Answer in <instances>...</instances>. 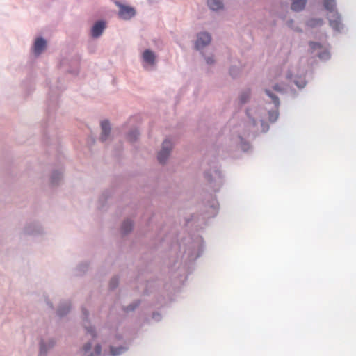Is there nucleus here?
<instances>
[{"instance_id": "bb28decb", "label": "nucleus", "mask_w": 356, "mask_h": 356, "mask_svg": "<svg viewBox=\"0 0 356 356\" xmlns=\"http://www.w3.org/2000/svg\"><path fill=\"white\" fill-rule=\"evenodd\" d=\"M56 175V176H57V175H58V176H59V174H58V173L53 174V179H54V177H55Z\"/></svg>"}, {"instance_id": "f3484780", "label": "nucleus", "mask_w": 356, "mask_h": 356, "mask_svg": "<svg viewBox=\"0 0 356 356\" xmlns=\"http://www.w3.org/2000/svg\"><path fill=\"white\" fill-rule=\"evenodd\" d=\"M118 284V280L117 278H113L110 282V287L111 289L115 288Z\"/></svg>"}, {"instance_id": "dca6fc26", "label": "nucleus", "mask_w": 356, "mask_h": 356, "mask_svg": "<svg viewBox=\"0 0 356 356\" xmlns=\"http://www.w3.org/2000/svg\"><path fill=\"white\" fill-rule=\"evenodd\" d=\"M138 136V133L136 131H135L129 134L128 138L130 141H134L137 138Z\"/></svg>"}, {"instance_id": "f257e3e1", "label": "nucleus", "mask_w": 356, "mask_h": 356, "mask_svg": "<svg viewBox=\"0 0 356 356\" xmlns=\"http://www.w3.org/2000/svg\"><path fill=\"white\" fill-rule=\"evenodd\" d=\"M324 6L330 12L328 16L330 25L336 31H339L341 26V18L338 12L335 10L336 2L334 0H325Z\"/></svg>"}, {"instance_id": "393cba45", "label": "nucleus", "mask_w": 356, "mask_h": 356, "mask_svg": "<svg viewBox=\"0 0 356 356\" xmlns=\"http://www.w3.org/2000/svg\"><path fill=\"white\" fill-rule=\"evenodd\" d=\"M274 90H276V91H282V88L278 86V85H275L274 87H273Z\"/></svg>"}, {"instance_id": "a878e982", "label": "nucleus", "mask_w": 356, "mask_h": 356, "mask_svg": "<svg viewBox=\"0 0 356 356\" xmlns=\"http://www.w3.org/2000/svg\"><path fill=\"white\" fill-rule=\"evenodd\" d=\"M213 62V59L210 58H207V63H209V64H211Z\"/></svg>"}, {"instance_id": "1a4fd4ad", "label": "nucleus", "mask_w": 356, "mask_h": 356, "mask_svg": "<svg viewBox=\"0 0 356 356\" xmlns=\"http://www.w3.org/2000/svg\"><path fill=\"white\" fill-rule=\"evenodd\" d=\"M143 58L145 62L153 65L155 61V55L150 50H145L143 54Z\"/></svg>"}, {"instance_id": "aec40b11", "label": "nucleus", "mask_w": 356, "mask_h": 356, "mask_svg": "<svg viewBox=\"0 0 356 356\" xmlns=\"http://www.w3.org/2000/svg\"><path fill=\"white\" fill-rule=\"evenodd\" d=\"M91 348V344L90 343H86L83 347V350L85 353L88 352Z\"/></svg>"}, {"instance_id": "412c9836", "label": "nucleus", "mask_w": 356, "mask_h": 356, "mask_svg": "<svg viewBox=\"0 0 356 356\" xmlns=\"http://www.w3.org/2000/svg\"><path fill=\"white\" fill-rule=\"evenodd\" d=\"M70 308L67 307L65 311H63L61 308H60L58 311V313L60 316L64 315L65 313H67L69 311Z\"/></svg>"}, {"instance_id": "4468645a", "label": "nucleus", "mask_w": 356, "mask_h": 356, "mask_svg": "<svg viewBox=\"0 0 356 356\" xmlns=\"http://www.w3.org/2000/svg\"><path fill=\"white\" fill-rule=\"evenodd\" d=\"M323 23V20L319 19H311L309 22V25L311 26H314L316 25H321Z\"/></svg>"}, {"instance_id": "f03ea898", "label": "nucleus", "mask_w": 356, "mask_h": 356, "mask_svg": "<svg viewBox=\"0 0 356 356\" xmlns=\"http://www.w3.org/2000/svg\"><path fill=\"white\" fill-rule=\"evenodd\" d=\"M172 144L169 140H165L162 145V148L158 154V160L159 163H164L172 149Z\"/></svg>"}, {"instance_id": "20e7f679", "label": "nucleus", "mask_w": 356, "mask_h": 356, "mask_svg": "<svg viewBox=\"0 0 356 356\" xmlns=\"http://www.w3.org/2000/svg\"><path fill=\"white\" fill-rule=\"evenodd\" d=\"M120 10L119 16L124 19H129L135 15V10L133 8L118 4Z\"/></svg>"}, {"instance_id": "4be33fe9", "label": "nucleus", "mask_w": 356, "mask_h": 356, "mask_svg": "<svg viewBox=\"0 0 356 356\" xmlns=\"http://www.w3.org/2000/svg\"><path fill=\"white\" fill-rule=\"evenodd\" d=\"M47 352V348H45V346L43 343H41L40 344V353H45Z\"/></svg>"}, {"instance_id": "0eeeda50", "label": "nucleus", "mask_w": 356, "mask_h": 356, "mask_svg": "<svg viewBox=\"0 0 356 356\" xmlns=\"http://www.w3.org/2000/svg\"><path fill=\"white\" fill-rule=\"evenodd\" d=\"M46 47V41L42 38H38L34 44V53L37 55L41 54Z\"/></svg>"}, {"instance_id": "a211bd4d", "label": "nucleus", "mask_w": 356, "mask_h": 356, "mask_svg": "<svg viewBox=\"0 0 356 356\" xmlns=\"http://www.w3.org/2000/svg\"><path fill=\"white\" fill-rule=\"evenodd\" d=\"M250 93L247 92L246 94H243L241 96V101L242 103L246 102L247 99L249 98Z\"/></svg>"}, {"instance_id": "6e6552de", "label": "nucleus", "mask_w": 356, "mask_h": 356, "mask_svg": "<svg viewBox=\"0 0 356 356\" xmlns=\"http://www.w3.org/2000/svg\"><path fill=\"white\" fill-rule=\"evenodd\" d=\"M291 9L294 11L302 10L306 4L307 0H291Z\"/></svg>"}, {"instance_id": "cd10ccee", "label": "nucleus", "mask_w": 356, "mask_h": 356, "mask_svg": "<svg viewBox=\"0 0 356 356\" xmlns=\"http://www.w3.org/2000/svg\"><path fill=\"white\" fill-rule=\"evenodd\" d=\"M277 118V113H275V119H274V120H276Z\"/></svg>"}, {"instance_id": "9b49d317", "label": "nucleus", "mask_w": 356, "mask_h": 356, "mask_svg": "<svg viewBox=\"0 0 356 356\" xmlns=\"http://www.w3.org/2000/svg\"><path fill=\"white\" fill-rule=\"evenodd\" d=\"M132 222L131 220H126L123 222L122 225V232L124 234L128 233L132 229Z\"/></svg>"}, {"instance_id": "9d476101", "label": "nucleus", "mask_w": 356, "mask_h": 356, "mask_svg": "<svg viewBox=\"0 0 356 356\" xmlns=\"http://www.w3.org/2000/svg\"><path fill=\"white\" fill-rule=\"evenodd\" d=\"M207 4L213 10H218L223 8V3L220 0H207Z\"/></svg>"}, {"instance_id": "6ab92c4d", "label": "nucleus", "mask_w": 356, "mask_h": 356, "mask_svg": "<svg viewBox=\"0 0 356 356\" xmlns=\"http://www.w3.org/2000/svg\"><path fill=\"white\" fill-rule=\"evenodd\" d=\"M102 348L99 345H97L95 348V353L96 355H99L101 353Z\"/></svg>"}, {"instance_id": "c85d7f7f", "label": "nucleus", "mask_w": 356, "mask_h": 356, "mask_svg": "<svg viewBox=\"0 0 356 356\" xmlns=\"http://www.w3.org/2000/svg\"><path fill=\"white\" fill-rule=\"evenodd\" d=\"M54 343H51L50 346H53Z\"/></svg>"}, {"instance_id": "f8f14e48", "label": "nucleus", "mask_w": 356, "mask_h": 356, "mask_svg": "<svg viewBox=\"0 0 356 356\" xmlns=\"http://www.w3.org/2000/svg\"><path fill=\"white\" fill-rule=\"evenodd\" d=\"M123 350H124V348L122 347H119V348L111 347V353L113 356L120 355V353H122L123 352Z\"/></svg>"}, {"instance_id": "5701e85b", "label": "nucleus", "mask_w": 356, "mask_h": 356, "mask_svg": "<svg viewBox=\"0 0 356 356\" xmlns=\"http://www.w3.org/2000/svg\"><path fill=\"white\" fill-rule=\"evenodd\" d=\"M88 332L91 335L92 338L96 337V334L92 329H88Z\"/></svg>"}, {"instance_id": "c756f323", "label": "nucleus", "mask_w": 356, "mask_h": 356, "mask_svg": "<svg viewBox=\"0 0 356 356\" xmlns=\"http://www.w3.org/2000/svg\"><path fill=\"white\" fill-rule=\"evenodd\" d=\"M90 356H93L92 355H90Z\"/></svg>"}, {"instance_id": "b1692460", "label": "nucleus", "mask_w": 356, "mask_h": 356, "mask_svg": "<svg viewBox=\"0 0 356 356\" xmlns=\"http://www.w3.org/2000/svg\"><path fill=\"white\" fill-rule=\"evenodd\" d=\"M328 53L327 52H325L323 53V54H319L318 56L321 58H327L328 57Z\"/></svg>"}, {"instance_id": "423d86ee", "label": "nucleus", "mask_w": 356, "mask_h": 356, "mask_svg": "<svg viewBox=\"0 0 356 356\" xmlns=\"http://www.w3.org/2000/svg\"><path fill=\"white\" fill-rule=\"evenodd\" d=\"M105 28L104 22L99 21L95 24L92 29V35L93 37H99L103 32Z\"/></svg>"}, {"instance_id": "39448f33", "label": "nucleus", "mask_w": 356, "mask_h": 356, "mask_svg": "<svg viewBox=\"0 0 356 356\" xmlns=\"http://www.w3.org/2000/svg\"><path fill=\"white\" fill-rule=\"evenodd\" d=\"M101 127H102V135H101V140L102 141H104L107 139L110 131H111V127L108 121L104 120L101 123Z\"/></svg>"}, {"instance_id": "7ed1b4c3", "label": "nucleus", "mask_w": 356, "mask_h": 356, "mask_svg": "<svg viewBox=\"0 0 356 356\" xmlns=\"http://www.w3.org/2000/svg\"><path fill=\"white\" fill-rule=\"evenodd\" d=\"M211 42V35L208 33H201L197 35L195 47L197 49L203 48Z\"/></svg>"}, {"instance_id": "2eb2a0df", "label": "nucleus", "mask_w": 356, "mask_h": 356, "mask_svg": "<svg viewBox=\"0 0 356 356\" xmlns=\"http://www.w3.org/2000/svg\"><path fill=\"white\" fill-rule=\"evenodd\" d=\"M309 46L311 47V49H312V51H314L317 49H321V44L320 43H318V42H311L309 43Z\"/></svg>"}, {"instance_id": "ddd939ff", "label": "nucleus", "mask_w": 356, "mask_h": 356, "mask_svg": "<svg viewBox=\"0 0 356 356\" xmlns=\"http://www.w3.org/2000/svg\"><path fill=\"white\" fill-rule=\"evenodd\" d=\"M266 94L271 98V99L273 100V103L277 106L280 103L279 102V99L277 97H276L275 95H274L272 92H270L268 90H266Z\"/></svg>"}]
</instances>
